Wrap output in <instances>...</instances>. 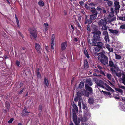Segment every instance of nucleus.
<instances>
[{
  "label": "nucleus",
  "mask_w": 125,
  "mask_h": 125,
  "mask_svg": "<svg viewBox=\"0 0 125 125\" xmlns=\"http://www.w3.org/2000/svg\"><path fill=\"white\" fill-rule=\"evenodd\" d=\"M92 31V33L94 34L93 35L94 38L98 41H100V35L101 34V32L100 31L98 30L96 26H93Z\"/></svg>",
  "instance_id": "obj_1"
},
{
  "label": "nucleus",
  "mask_w": 125,
  "mask_h": 125,
  "mask_svg": "<svg viewBox=\"0 0 125 125\" xmlns=\"http://www.w3.org/2000/svg\"><path fill=\"white\" fill-rule=\"evenodd\" d=\"M99 60L103 64L106 65L108 64V58L105 55L101 54L97 57Z\"/></svg>",
  "instance_id": "obj_2"
},
{
  "label": "nucleus",
  "mask_w": 125,
  "mask_h": 125,
  "mask_svg": "<svg viewBox=\"0 0 125 125\" xmlns=\"http://www.w3.org/2000/svg\"><path fill=\"white\" fill-rule=\"evenodd\" d=\"M29 31L31 34L30 36H32L34 39L36 38L37 35L36 30L34 28H30L29 29Z\"/></svg>",
  "instance_id": "obj_3"
},
{
  "label": "nucleus",
  "mask_w": 125,
  "mask_h": 125,
  "mask_svg": "<svg viewBox=\"0 0 125 125\" xmlns=\"http://www.w3.org/2000/svg\"><path fill=\"white\" fill-rule=\"evenodd\" d=\"M113 70V71H111L112 74H116V76L118 77H120L122 75L121 71L118 67Z\"/></svg>",
  "instance_id": "obj_4"
},
{
  "label": "nucleus",
  "mask_w": 125,
  "mask_h": 125,
  "mask_svg": "<svg viewBox=\"0 0 125 125\" xmlns=\"http://www.w3.org/2000/svg\"><path fill=\"white\" fill-rule=\"evenodd\" d=\"M99 49L97 47H96L94 48V49L92 50H91V52L92 53L93 55L95 57H96L97 56H99V55H101V53H97V52L99 51Z\"/></svg>",
  "instance_id": "obj_5"
},
{
  "label": "nucleus",
  "mask_w": 125,
  "mask_h": 125,
  "mask_svg": "<svg viewBox=\"0 0 125 125\" xmlns=\"http://www.w3.org/2000/svg\"><path fill=\"white\" fill-rule=\"evenodd\" d=\"M109 65L110 67V70L111 71H113V70L117 67V66L114 65L113 62L111 60L109 61Z\"/></svg>",
  "instance_id": "obj_6"
},
{
  "label": "nucleus",
  "mask_w": 125,
  "mask_h": 125,
  "mask_svg": "<svg viewBox=\"0 0 125 125\" xmlns=\"http://www.w3.org/2000/svg\"><path fill=\"white\" fill-rule=\"evenodd\" d=\"M73 119L75 125H79V124L80 122V119L77 118L76 115H74L73 117Z\"/></svg>",
  "instance_id": "obj_7"
},
{
  "label": "nucleus",
  "mask_w": 125,
  "mask_h": 125,
  "mask_svg": "<svg viewBox=\"0 0 125 125\" xmlns=\"http://www.w3.org/2000/svg\"><path fill=\"white\" fill-rule=\"evenodd\" d=\"M67 46V41L62 42L61 45V47L62 51L65 50Z\"/></svg>",
  "instance_id": "obj_8"
},
{
  "label": "nucleus",
  "mask_w": 125,
  "mask_h": 125,
  "mask_svg": "<svg viewBox=\"0 0 125 125\" xmlns=\"http://www.w3.org/2000/svg\"><path fill=\"white\" fill-rule=\"evenodd\" d=\"M108 30L111 33L113 34L116 35H118L120 34V32L118 30H113L110 29H109Z\"/></svg>",
  "instance_id": "obj_9"
},
{
  "label": "nucleus",
  "mask_w": 125,
  "mask_h": 125,
  "mask_svg": "<svg viewBox=\"0 0 125 125\" xmlns=\"http://www.w3.org/2000/svg\"><path fill=\"white\" fill-rule=\"evenodd\" d=\"M107 24L106 20L105 19H101L98 22V25L99 26H102L104 25H106Z\"/></svg>",
  "instance_id": "obj_10"
},
{
  "label": "nucleus",
  "mask_w": 125,
  "mask_h": 125,
  "mask_svg": "<svg viewBox=\"0 0 125 125\" xmlns=\"http://www.w3.org/2000/svg\"><path fill=\"white\" fill-rule=\"evenodd\" d=\"M96 84L97 86L103 88H104V86L103 85L104 84L103 82L101 80H99L98 81L96 82Z\"/></svg>",
  "instance_id": "obj_11"
},
{
  "label": "nucleus",
  "mask_w": 125,
  "mask_h": 125,
  "mask_svg": "<svg viewBox=\"0 0 125 125\" xmlns=\"http://www.w3.org/2000/svg\"><path fill=\"white\" fill-rule=\"evenodd\" d=\"M35 48L37 52L39 53H40L41 52V46L39 44L37 43H36L35 44Z\"/></svg>",
  "instance_id": "obj_12"
},
{
  "label": "nucleus",
  "mask_w": 125,
  "mask_h": 125,
  "mask_svg": "<svg viewBox=\"0 0 125 125\" xmlns=\"http://www.w3.org/2000/svg\"><path fill=\"white\" fill-rule=\"evenodd\" d=\"M115 9L116 11H119L120 7V6L119 4V3L118 1H115L114 2Z\"/></svg>",
  "instance_id": "obj_13"
},
{
  "label": "nucleus",
  "mask_w": 125,
  "mask_h": 125,
  "mask_svg": "<svg viewBox=\"0 0 125 125\" xmlns=\"http://www.w3.org/2000/svg\"><path fill=\"white\" fill-rule=\"evenodd\" d=\"M85 85L91 86L93 84V83L90 78H88L86 79L85 82Z\"/></svg>",
  "instance_id": "obj_14"
},
{
  "label": "nucleus",
  "mask_w": 125,
  "mask_h": 125,
  "mask_svg": "<svg viewBox=\"0 0 125 125\" xmlns=\"http://www.w3.org/2000/svg\"><path fill=\"white\" fill-rule=\"evenodd\" d=\"M105 46L110 52H113V48L111 47L110 45L108 44H105Z\"/></svg>",
  "instance_id": "obj_15"
},
{
  "label": "nucleus",
  "mask_w": 125,
  "mask_h": 125,
  "mask_svg": "<svg viewBox=\"0 0 125 125\" xmlns=\"http://www.w3.org/2000/svg\"><path fill=\"white\" fill-rule=\"evenodd\" d=\"M55 38V36L54 34L52 35V39H51V48L53 50V51H54V48L53 47V42H54V41Z\"/></svg>",
  "instance_id": "obj_16"
},
{
  "label": "nucleus",
  "mask_w": 125,
  "mask_h": 125,
  "mask_svg": "<svg viewBox=\"0 0 125 125\" xmlns=\"http://www.w3.org/2000/svg\"><path fill=\"white\" fill-rule=\"evenodd\" d=\"M44 86L45 87H48L49 85L48 79L46 77L44 78Z\"/></svg>",
  "instance_id": "obj_17"
},
{
  "label": "nucleus",
  "mask_w": 125,
  "mask_h": 125,
  "mask_svg": "<svg viewBox=\"0 0 125 125\" xmlns=\"http://www.w3.org/2000/svg\"><path fill=\"white\" fill-rule=\"evenodd\" d=\"M97 40L94 38L92 39V42L91 43V45L92 46H96L97 43Z\"/></svg>",
  "instance_id": "obj_18"
},
{
  "label": "nucleus",
  "mask_w": 125,
  "mask_h": 125,
  "mask_svg": "<svg viewBox=\"0 0 125 125\" xmlns=\"http://www.w3.org/2000/svg\"><path fill=\"white\" fill-rule=\"evenodd\" d=\"M98 14V12H96L95 14L90 15V19L91 20H94L96 18L97 15Z\"/></svg>",
  "instance_id": "obj_19"
},
{
  "label": "nucleus",
  "mask_w": 125,
  "mask_h": 125,
  "mask_svg": "<svg viewBox=\"0 0 125 125\" xmlns=\"http://www.w3.org/2000/svg\"><path fill=\"white\" fill-rule=\"evenodd\" d=\"M111 11L110 12V13H111V15L109 14L108 16V19H110V18L112 17L114 15L113 14L114 13V9L112 8L111 9Z\"/></svg>",
  "instance_id": "obj_20"
},
{
  "label": "nucleus",
  "mask_w": 125,
  "mask_h": 125,
  "mask_svg": "<svg viewBox=\"0 0 125 125\" xmlns=\"http://www.w3.org/2000/svg\"><path fill=\"white\" fill-rule=\"evenodd\" d=\"M89 86L85 85V88L86 90L89 91L90 93H92V89Z\"/></svg>",
  "instance_id": "obj_21"
},
{
  "label": "nucleus",
  "mask_w": 125,
  "mask_h": 125,
  "mask_svg": "<svg viewBox=\"0 0 125 125\" xmlns=\"http://www.w3.org/2000/svg\"><path fill=\"white\" fill-rule=\"evenodd\" d=\"M83 95L86 97H88L89 95V92L85 90H83Z\"/></svg>",
  "instance_id": "obj_22"
},
{
  "label": "nucleus",
  "mask_w": 125,
  "mask_h": 125,
  "mask_svg": "<svg viewBox=\"0 0 125 125\" xmlns=\"http://www.w3.org/2000/svg\"><path fill=\"white\" fill-rule=\"evenodd\" d=\"M83 52L85 54L86 56L88 58H89L90 57L88 54V52L86 48H84V49Z\"/></svg>",
  "instance_id": "obj_23"
},
{
  "label": "nucleus",
  "mask_w": 125,
  "mask_h": 125,
  "mask_svg": "<svg viewBox=\"0 0 125 125\" xmlns=\"http://www.w3.org/2000/svg\"><path fill=\"white\" fill-rule=\"evenodd\" d=\"M75 22L79 28L81 29V27L79 23L80 22V21L79 20H78L77 19H76V18H75Z\"/></svg>",
  "instance_id": "obj_24"
},
{
  "label": "nucleus",
  "mask_w": 125,
  "mask_h": 125,
  "mask_svg": "<svg viewBox=\"0 0 125 125\" xmlns=\"http://www.w3.org/2000/svg\"><path fill=\"white\" fill-rule=\"evenodd\" d=\"M49 25L47 23H44L43 24L44 28L46 31L48 30V29Z\"/></svg>",
  "instance_id": "obj_25"
},
{
  "label": "nucleus",
  "mask_w": 125,
  "mask_h": 125,
  "mask_svg": "<svg viewBox=\"0 0 125 125\" xmlns=\"http://www.w3.org/2000/svg\"><path fill=\"white\" fill-rule=\"evenodd\" d=\"M83 91H79L77 93V94L78 97H81L82 95H83Z\"/></svg>",
  "instance_id": "obj_26"
},
{
  "label": "nucleus",
  "mask_w": 125,
  "mask_h": 125,
  "mask_svg": "<svg viewBox=\"0 0 125 125\" xmlns=\"http://www.w3.org/2000/svg\"><path fill=\"white\" fill-rule=\"evenodd\" d=\"M106 75L107 78L109 80H111L112 77V75L110 73H106Z\"/></svg>",
  "instance_id": "obj_27"
},
{
  "label": "nucleus",
  "mask_w": 125,
  "mask_h": 125,
  "mask_svg": "<svg viewBox=\"0 0 125 125\" xmlns=\"http://www.w3.org/2000/svg\"><path fill=\"white\" fill-rule=\"evenodd\" d=\"M104 85L108 89L112 91H114V90H113L106 83H105L104 84Z\"/></svg>",
  "instance_id": "obj_28"
},
{
  "label": "nucleus",
  "mask_w": 125,
  "mask_h": 125,
  "mask_svg": "<svg viewBox=\"0 0 125 125\" xmlns=\"http://www.w3.org/2000/svg\"><path fill=\"white\" fill-rule=\"evenodd\" d=\"M103 45V43L101 42H97L96 46H97L101 48L102 46Z\"/></svg>",
  "instance_id": "obj_29"
},
{
  "label": "nucleus",
  "mask_w": 125,
  "mask_h": 125,
  "mask_svg": "<svg viewBox=\"0 0 125 125\" xmlns=\"http://www.w3.org/2000/svg\"><path fill=\"white\" fill-rule=\"evenodd\" d=\"M107 30V28L106 25H103V26H102L101 29V31H103V30L106 31Z\"/></svg>",
  "instance_id": "obj_30"
},
{
  "label": "nucleus",
  "mask_w": 125,
  "mask_h": 125,
  "mask_svg": "<svg viewBox=\"0 0 125 125\" xmlns=\"http://www.w3.org/2000/svg\"><path fill=\"white\" fill-rule=\"evenodd\" d=\"M94 99L93 98H89L88 100V102L90 104H92L94 102Z\"/></svg>",
  "instance_id": "obj_31"
},
{
  "label": "nucleus",
  "mask_w": 125,
  "mask_h": 125,
  "mask_svg": "<svg viewBox=\"0 0 125 125\" xmlns=\"http://www.w3.org/2000/svg\"><path fill=\"white\" fill-rule=\"evenodd\" d=\"M5 104L6 105V107L8 109V111L10 107V104L8 102H5Z\"/></svg>",
  "instance_id": "obj_32"
},
{
  "label": "nucleus",
  "mask_w": 125,
  "mask_h": 125,
  "mask_svg": "<svg viewBox=\"0 0 125 125\" xmlns=\"http://www.w3.org/2000/svg\"><path fill=\"white\" fill-rule=\"evenodd\" d=\"M84 83L83 82H81L80 83L79 87L80 88H82L84 86Z\"/></svg>",
  "instance_id": "obj_33"
},
{
  "label": "nucleus",
  "mask_w": 125,
  "mask_h": 125,
  "mask_svg": "<svg viewBox=\"0 0 125 125\" xmlns=\"http://www.w3.org/2000/svg\"><path fill=\"white\" fill-rule=\"evenodd\" d=\"M38 4L41 7H42L44 5V3L41 0L39 1L38 2Z\"/></svg>",
  "instance_id": "obj_34"
},
{
  "label": "nucleus",
  "mask_w": 125,
  "mask_h": 125,
  "mask_svg": "<svg viewBox=\"0 0 125 125\" xmlns=\"http://www.w3.org/2000/svg\"><path fill=\"white\" fill-rule=\"evenodd\" d=\"M102 34L105 36H108V33L106 31H103L102 32Z\"/></svg>",
  "instance_id": "obj_35"
},
{
  "label": "nucleus",
  "mask_w": 125,
  "mask_h": 125,
  "mask_svg": "<svg viewBox=\"0 0 125 125\" xmlns=\"http://www.w3.org/2000/svg\"><path fill=\"white\" fill-rule=\"evenodd\" d=\"M115 90L116 91L118 92H119L121 93L122 94L123 91L121 89L119 88H116L115 89Z\"/></svg>",
  "instance_id": "obj_36"
},
{
  "label": "nucleus",
  "mask_w": 125,
  "mask_h": 125,
  "mask_svg": "<svg viewBox=\"0 0 125 125\" xmlns=\"http://www.w3.org/2000/svg\"><path fill=\"white\" fill-rule=\"evenodd\" d=\"M26 49L25 48H22L21 50V52L22 54L25 53L26 52Z\"/></svg>",
  "instance_id": "obj_37"
},
{
  "label": "nucleus",
  "mask_w": 125,
  "mask_h": 125,
  "mask_svg": "<svg viewBox=\"0 0 125 125\" xmlns=\"http://www.w3.org/2000/svg\"><path fill=\"white\" fill-rule=\"evenodd\" d=\"M115 56L116 59H117L120 60L121 59V57L120 55L115 54Z\"/></svg>",
  "instance_id": "obj_38"
},
{
  "label": "nucleus",
  "mask_w": 125,
  "mask_h": 125,
  "mask_svg": "<svg viewBox=\"0 0 125 125\" xmlns=\"http://www.w3.org/2000/svg\"><path fill=\"white\" fill-rule=\"evenodd\" d=\"M118 18L119 20L125 21V16L123 17H119Z\"/></svg>",
  "instance_id": "obj_39"
},
{
  "label": "nucleus",
  "mask_w": 125,
  "mask_h": 125,
  "mask_svg": "<svg viewBox=\"0 0 125 125\" xmlns=\"http://www.w3.org/2000/svg\"><path fill=\"white\" fill-rule=\"evenodd\" d=\"M93 9H94L91 10V11L92 13H93V14H95L97 12V11L96 10H95V8H93Z\"/></svg>",
  "instance_id": "obj_40"
},
{
  "label": "nucleus",
  "mask_w": 125,
  "mask_h": 125,
  "mask_svg": "<svg viewBox=\"0 0 125 125\" xmlns=\"http://www.w3.org/2000/svg\"><path fill=\"white\" fill-rule=\"evenodd\" d=\"M84 64L85 67L86 68H87L88 67V63L86 60L84 61Z\"/></svg>",
  "instance_id": "obj_41"
},
{
  "label": "nucleus",
  "mask_w": 125,
  "mask_h": 125,
  "mask_svg": "<svg viewBox=\"0 0 125 125\" xmlns=\"http://www.w3.org/2000/svg\"><path fill=\"white\" fill-rule=\"evenodd\" d=\"M87 117H84L81 119V121L83 122H84L87 121Z\"/></svg>",
  "instance_id": "obj_42"
},
{
  "label": "nucleus",
  "mask_w": 125,
  "mask_h": 125,
  "mask_svg": "<svg viewBox=\"0 0 125 125\" xmlns=\"http://www.w3.org/2000/svg\"><path fill=\"white\" fill-rule=\"evenodd\" d=\"M122 81L123 83L125 85V75H123L122 77Z\"/></svg>",
  "instance_id": "obj_43"
},
{
  "label": "nucleus",
  "mask_w": 125,
  "mask_h": 125,
  "mask_svg": "<svg viewBox=\"0 0 125 125\" xmlns=\"http://www.w3.org/2000/svg\"><path fill=\"white\" fill-rule=\"evenodd\" d=\"M73 107L74 109L76 111H78V107L75 104H73Z\"/></svg>",
  "instance_id": "obj_44"
},
{
  "label": "nucleus",
  "mask_w": 125,
  "mask_h": 125,
  "mask_svg": "<svg viewBox=\"0 0 125 125\" xmlns=\"http://www.w3.org/2000/svg\"><path fill=\"white\" fill-rule=\"evenodd\" d=\"M104 39L105 41L106 42L108 41L109 42V35L106 36H105Z\"/></svg>",
  "instance_id": "obj_45"
},
{
  "label": "nucleus",
  "mask_w": 125,
  "mask_h": 125,
  "mask_svg": "<svg viewBox=\"0 0 125 125\" xmlns=\"http://www.w3.org/2000/svg\"><path fill=\"white\" fill-rule=\"evenodd\" d=\"M85 7L87 9H92L93 8V7H90L89 6H88L87 4H85Z\"/></svg>",
  "instance_id": "obj_46"
},
{
  "label": "nucleus",
  "mask_w": 125,
  "mask_h": 125,
  "mask_svg": "<svg viewBox=\"0 0 125 125\" xmlns=\"http://www.w3.org/2000/svg\"><path fill=\"white\" fill-rule=\"evenodd\" d=\"M113 3L112 2L109 1H108L107 4L109 6H111L113 5Z\"/></svg>",
  "instance_id": "obj_47"
},
{
  "label": "nucleus",
  "mask_w": 125,
  "mask_h": 125,
  "mask_svg": "<svg viewBox=\"0 0 125 125\" xmlns=\"http://www.w3.org/2000/svg\"><path fill=\"white\" fill-rule=\"evenodd\" d=\"M119 29H125V24H123L121 25L119 28Z\"/></svg>",
  "instance_id": "obj_48"
},
{
  "label": "nucleus",
  "mask_w": 125,
  "mask_h": 125,
  "mask_svg": "<svg viewBox=\"0 0 125 125\" xmlns=\"http://www.w3.org/2000/svg\"><path fill=\"white\" fill-rule=\"evenodd\" d=\"M23 112L25 113H26V114H28V113H29V112H28L27 111H26V108H24V109L23 110Z\"/></svg>",
  "instance_id": "obj_49"
},
{
  "label": "nucleus",
  "mask_w": 125,
  "mask_h": 125,
  "mask_svg": "<svg viewBox=\"0 0 125 125\" xmlns=\"http://www.w3.org/2000/svg\"><path fill=\"white\" fill-rule=\"evenodd\" d=\"M42 106L41 105H40L39 106V112H41L42 111Z\"/></svg>",
  "instance_id": "obj_50"
},
{
  "label": "nucleus",
  "mask_w": 125,
  "mask_h": 125,
  "mask_svg": "<svg viewBox=\"0 0 125 125\" xmlns=\"http://www.w3.org/2000/svg\"><path fill=\"white\" fill-rule=\"evenodd\" d=\"M100 73L104 76H105L106 75V73H105L102 70H101V71H100Z\"/></svg>",
  "instance_id": "obj_51"
},
{
  "label": "nucleus",
  "mask_w": 125,
  "mask_h": 125,
  "mask_svg": "<svg viewBox=\"0 0 125 125\" xmlns=\"http://www.w3.org/2000/svg\"><path fill=\"white\" fill-rule=\"evenodd\" d=\"M79 3L82 6H83L84 5L83 2V1H80L79 2Z\"/></svg>",
  "instance_id": "obj_52"
},
{
  "label": "nucleus",
  "mask_w": 125,
  "mask_h": 125,
  "mask_svg": "<svg viewBox=\"0 0 125 125\" xmlns=\"http://www.w3.org/2000/svg\"><path fill=\"white\" fill-rule=\"evenodd\" d=\"M87 42L89 45H91V41L90 40V39H89V37L87 38Z\"/></svg>",
  "instance_id": "obj_53"
},
{
  "label": "nucleus",
  "mask_w": 125,
  "mask_h": 125,
  "mask_svg": "<svg viewBox=\"0 0 125 125\" xmlns=\"http://www.w3.org/2000/svg\"><path fill=\"white\" fill-rule=\"evenodd\" d=\"M37 77L38 78H40L41 76L40 73L38 72L37 73Z\"/></svg>",
  "instance_id": "obj_54"
},
{
  "label": "nucleus",
  "mask_w": 125,
  "mask_h": 125,
  "mask_svg": "<svg viewBox=\"0 0 125 125\" xmlns=\"http://www.w3.org/2000/svg\"><path fill=\"white\" fill-rule=\"evenodd\" d=\"M119 88H121L124 90H125V87L124 86L121 85H119Z\"/></svg>",
  "instance_id": "obj_55"
},
{
  "label": "nucleus",
  "mask_w": 125,
  "mask_h": 125,
  "mask_svg": "<svg viewBox=\"0 0 125 125\" xmlns=\"http://www.w3.org/2000/svg\"><path fill=\"white\" fill-rule=\"evenodd\" d=\"M89 5L90 7H91L92 6H94L95 5V4L93 3H90L89 4Z\"/></svg>",
  "instance_id": "obj_56"
},
{
  "label": "nucleus",
  "mask_w": 125,
  "mask_h": 125,
  "mask_svg": "<svg viewBox=\"0 0 125 125\" xmlns=\"http://www.w3.org/2000/svg\"><path fill=\"white\" fill-rule=\"evenodd\" d=\"M13 120V118H11L8 121V123H11L12 122Z\"/></svg>",
  "instance_id": "obj_57"
},
{
  "label": "nucleus",
  "mask_w": 125,
  "mask_h": 125,
  "mask_svg": "<svg viewBox=\"0 0 125 125\" xmlns=\"http://www.w3.org/2000/svg\"><path fill=\"white\" fill-rule=\"evenodd\" d=\"M16 64L17 66H19L20 65V62H19L18 61H16Z\"/></svg>",
  "instance_id": "obj_58"
},
{
  "label": "nucleus",
  "mask_w": 125,
  "mask_h": 125,
  "mask_svg": "<svg viewBox=\"0 0 125 125\" xmlns=\"http://www.w3.org/2000/svg\"><path fill=\"white\" fill-rule=\"evenodd\" d=\"M97 67L98 69H99L100 70V71L102 70L103 69V68L100 65L97 66Z\"/></svg>",
  "instance_id": "obj_59"
},
{
  "label": "nucleus",
  "mask_w": 125,
  "mask_h": 125,
  "mask_svg": "<svg viewBox=\"0 0 125 125\" xmlns=\"http://www.w3.org/2000/svg\"><path fill=\"white\" fill-rule=\"evenodd\" d=\"M16 22L17 23V25L18 27H19V21L18 19L16 20Z\"/></svg>",
  "instance_id": "obj_60"
},
{
  "label": "nucleus",
  "mask_w": 125,
  "mask_h": 125,
  "mask_svg": "<svg viewBox=\"0 0 125 125\" xmlns=\"http://www.w3.org/2000/svg\"><path fill=\"white\" fill-rule=\"evenodd\" d=\"M108 82L109 83L108 84H109L111 86H113V84L110 81H109Z\"/></svg>",
  "instance_id": "obj_61"
},
{
  "label": "nucleus",
  "mask_w": 125,
  "mask_h": 125,
  "mask_svg": "<svg viewBox=\"0 0 125 125\" xmlns=\"http://www.w3.org/2000/svg\"><path fill=\"white\" fill-rule=\"evenodd\" d=\"M82 104L83 106V109H85V108L86 107L85 105L83 103Z\"/></svg>",
  "instance_id": "obj_62"
},
{
  "label": "nucleus",
  "mask_w": 125,
  "mask_h": 125,
  "mask_svg": "<svg viewBox=\"0 0 125 125\" xmlns=\"http://www.w3.org/2000/svg\"><path fill=\"white\" fill-rule=\"evenodd\" d=\"M87 29L88 31H89L90 30V26L88 25L87 26Z\"/></svg>",
  "instance_id": "obj_63"
},
{
  "label": "nucleus",
  "mask_w": 125,
  "mask_h": 125,
  "mask_svg": "<svg viewBox=\"0 0 125 125\" xmlns=\"http://www.w3.org/2000/svg\"><path fill=\"white\" fill-rule=\"evenodd\" d=\"M81 16L79 15L78 16V20H79L80 21L81 19Z\"/></svg>",
  "instance_id": "obj_64"
}]
</instances>
